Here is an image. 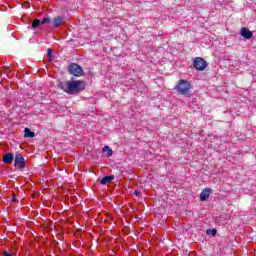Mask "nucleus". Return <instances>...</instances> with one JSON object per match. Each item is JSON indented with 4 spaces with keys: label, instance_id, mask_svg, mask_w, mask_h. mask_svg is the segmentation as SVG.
Returning a JSON list of instances; mask_svg holds the SVG:
<instances>
[{
    "label": "nucleus",
    "instance_id": "nucleus-16",
    "mask_svg": "<svg viewBox=\"0 0 256 256\" xmlns=\"http://www.w3.org/2000/svg\"><path fill=\"white\" fill-rule=\"evenodd\" d=\"M42 25H47L49 23H51V18L50 17H46L41 21Z\"/></svg>",
    "mask_w": 256,
    "mask_h": 256
},
{
    "label": "nucleus",
    "instance_id": "nucleus-1",
    "mask_svg": "<svg viewBox=\"0 0 256 256\" xmlns=\"http://www.w3.org/2000/svg\"><path fill=\"white\" fill-rule=\"evenodd\" d=\"M60 89L68 95H79L81 91H85V82L81 80H68L58 84Z\"/></svg>",
    "mask_w": 256,
    "mask_h": 256
},
{
    "label": "nucleus",
    "instance_id": "nucleus-4",
    "mask_svg": "<svg viewBox=\"0 0 256 256\" xmlns=\"http://www.w3.org/2000/svg\"><path fill=\"white\" fill-rule=\"evenodd\" d=\"M68 71L70 75H74V77H81L83 75V68L76 63L70 64Z\"/></svg>",
    "mask_w": 256,
    "mask_h": 256
},
{
    "label": "nucleus",
    "instance_id": "nucleus-15",
    "mask_svg": "<svg viewBox=\"0 0 256 256\" xmlns=\"http://www.w3.org/2000/svg\"><path fill=\"white\" fill-rule=\"evenodd\" d=\"M207 235H213V237H215V235H217V230L216 229H208L207 230Z\"/></svg>",
    "mask_w": 256,
    "mask_h": 256
},
{
    "label": "nucleus",
    "instance_id": "nucleus-18",
    "mask_svg": "<svg viewBox=\"0 0 256 256\" xmlns=\"http://www.w3.org/2000/svg\"><path fill=\"white\" fill-rule=\"evenodd\" d=\"M135 195H139V192H138V191H135Z\"/></svg>",
    "mask_w": 256,
    "mask_h": 256
},
{
    "label": "nucleus",
    "instance_id": "nucleus-7",
    "mask_svg": "<svg viewBox=\"0 0 256 256\" xmlns=\"http://www.w3.org/2000/svg\"><path fill=\"white\" fill-rule=\"evenodd\" d=\"M212 190L211 188H206L200 193V201H207L211 197Z\"/></svg>",
    "mask_w": 256,
    "mask_h": 256
},
{
    "label": "nucleus",
    "instance_id": "nucleus-12",
    "mask_svg": "<svg viewBox=\"0 0 256 256\" xmlns=\"http://www.w3.org/2000/svg\"><path fill=\"white\" fill-rule=\"evenodd\" d=\"M103 153H107L108 157H111L113 155V150L109 148V146H104L102 148Z\"/></svg>",
    "mask_w": 256,
    "mask_h": 256
},
{
    "label": "nucleus",
    "instance_id": "nucleus-17",
    "mask_svg": "<svg viewBox=\"0 0 256 256\" xmlns=\"http://www.w3.org/2000/svg\"><path fill=\"white\" fill-rule=\"evenodd\" d=\"M3 256H13V255L11 253L7 252V251H4Z\"/></svg>",
    "mask_w": 256,
    "mask_h": 256
},
{
    "label": "nucleus",
    "instance_id": "nucleus-19",
    "mask_svg": "<svg viewBox=\"0 0 256 256\" xmlns=\"http://www.w3.org/2000/svg\"><path fill=\"white\" fill-rule=\"evenodd\" d=\"M13 201H15V196H13Z\"/></svg>",
    "mask_w": 256,
    "mask_h": 256
},
{
    "label": "nucleus",
    "instance_id": "nucleus-8",
    "mask_svg": "<svg viewBox=\"0 0 256 256\" xmlns=\"http://www.w3.org/2000/svg\"><path fill=\"white\" fill-rule=\"evenodd\" d=\"M13 159H15V156L13 155V153H6L4 154L2 161L6 165H11V163H13Z\"/></svg>",
    "mask_w": 256,
    "mask_h": 256
},
{
    "label": "nucleus",
    "instance_id": "nucleus-3",
    "mask_svg": "<svg viewBox=\"0 0 256 256\" xmlns=\"http://www.w3.org/2000/svg\"><path fill=\"white\" fill-rule=\"evenodd\" d=\"M25 157L23 154L17 153L14 158V167L18 169V171H23L25 169Z\"/></svg>",
    "mask_w": 256,
    "mask_h": 256
},
{
    "label": "nucleus",
    "instance_id": "nucleus-10",
    "mask_svg": "<svg viewBox=\"0 0 256 256\" xmlns=\"http://www.w3.org/2000/svg\"><path fill=\"white\" fill-rule=\"evenodd\" d=\"M113 179H115L114 175L106 176L101 179L100 183H101V185H107V183H111V181H113Z\"/></svg>",
    "mask_w": 256,
    "mask_h": 256
},
{
    "label": "nucleus",
    "instance_id": "nucleus-9",
    "mask_svg": "<svg viewBox=\"0 0 256 256\" xmlns=\"http://www.w3.org/2000/svg\"><path fill=\"white\" fill-rule=\"evenodd\" d=\"M65 23V17L63 16H57L53 19V27H61Z\"/></svg>",
    "mask_w": 256,
    "mask_h": 256
},
{
    "label": "nucleus",
    "instance_id": "nucleus-6",
    "mask_svg": "<svg viewBox=\"0 0 256 256\" xmlns=\"http://www.w3.org/2000/svg\"><path fill=\"white\" fill-rule=\"evenodd\" d=\"M241 37H244V39H252L253 32L250 31L247 27H242L240 30Z\"/></svg>",
    "mask_w": 256,
    "mask_h": 256
},
{
    "label": "nucleus",
    "instance_id": "nucleus-2",
    "mask_svg": "<svg viewBox=\"0 0 256 256\" xmlns=\"http://www.w3.org/2000/svg\"><path fill=\"white\" fill-rule=\"evenodd\" d=\"M176 91L179 95H184V97H189L191 95V83L187 80H180L176 86Z\"/></svg>",
    "mask_w": 256,
    "mask_h": 256
},
{
    "label": "nucleus",
    "instance_id": "nucleus-14",
    "mask_svg": "<svg viewBox=\"0 0 256 256\" xmlns=\"http://www.w3.org/2000/svg\"><path fill=\"white\" fill-rule=\"evenodd\" d=\"M47 57L50 59V61H53V59H55V56H53V50H47Z\"/></svg>",
    "mask_w": 256,
    "mask_h": 256
},
{
    "label": "nucleus",
    "instance_id": "nucleus-13",
    "mask_svg": "<svg viewBox=\"0 0 256 256\" xmlns=\"http://www.w3.org/2000/svg\"><path fill=\"white\" fill-rule=\"evenodd\" d=\"M39 25H42L41 20L35 19V20L32 22V29H37V27H39Z\"/></svg>",
    "mask_w": 256,
    "mask_h": 256
},
{
    "label": "nucleus",
    "instance_id": "nucleus-11",
    "mask_svg": "<svg viewBox=\"0 0 256 256\" xmlns=\"http://www.w3.org/2000/svg\"><path fill=\"white\" fill-rule=\"evenodd\" d=\"M24 137L33 138V137H35V132L31 131V129H29V128H25Z\"/></svg>",
    "mask_w": 256,
    "mask_h": 256
},
{
    "label": "nucleus",
    "instance_id": "nucleus-5",
    "mask_svg": "<svg viewBox=\"0 0 256 256\" xmlns=\"http://www.w3.org/2000/svg\"><path fill=\"white\" fill-rule=\"evenodd\" d=\"M193 65L196 71H205V69H207V61L201 57H196Z\"/></svg>",
    "mask_w": 256,
    "mask_h": 256
}]
</instances>
